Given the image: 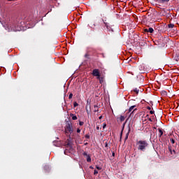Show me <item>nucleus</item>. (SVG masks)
Returning <instances> with one entry per match:
<instances>
[{
  "mask_svg": "<svg viewBox=\"0 0 179 179\" xmlns=\"http://www.w3.org/2000/svg\"><path fill=\"white\" fill-rule=\"evenodd\" d=\"M150 114H151V115H153V114H155V112H154V110H150Z\"/></svg>",
  "mask_w": 179,
  "mask_h": 179,
  "instance_id": "28",
  "label": "nucleus"
},
{
  "mask_svg": "<svg viewBox=\"0 0 179 179\" xmlns=\"http://www.w3.org/2000/svg\"><path fill=\"white\" fill-rule=\"evenodd\" d=\"M178 139H179V135H178Z\"/></svg>",
  "mask_w": 179,
  "mask_h": 179,
  "instance_id": "47",
  "label": "nucleus"
},
{
  "mask_svg": "<svg viewBox=\"0 0 179 179\" xmlns=\"http://www.w3.org/2000/svg\"><path fill=\"white\" fill-rule=\"evenodd\" d=\"M96 168L97 170H101V166H96Z\"/></svg>",
  "mask_w": 179,
  "mask_h": 179,
  "instance_id": "27",
  "label": "nucleus"
},
{
  "mask_svg": "<svg viewBox=\"0 0 179 179\" xmlns=\"http://www.w3.org/2000/svg\"><path fill=\"white\" fill-rule=\"evenodd\" d=\"M102 118H103L102 115L99 116V120H102Z\"/></svg>",
  "mask_w": 179,
  "mask_h": 179,
  "instance_id": "35",
  "label": "nucleus"
},
{
  "mask_svg": "<svg viewBox=\"0 0 179 179\" xmlns=\"http://www.w3.org/2000/svg\"><path fill=\"white\" fill-rule=\"evenodd\" d=\"M99 83L103 84V77H100L99 78Z\"/></svg>",
  "mask_w": 179,
  "mask_h": 179,
  "instance_id": "16",
  "label": "nucleus"
},
{
  "mask_svg": "<svg viewBox=\"0 0 179 179\" xmlns=\"http://www.w3.org/2000/svg\"><path fill=\"white\" fill-rule=\"evenodd\" d=\"M137 145H138V150L145 152L149 146V143H148L147 141H137Z\"/></svg>",
  "mask_w": 179,
  "mask_h": 179,
  "instance_id": "1",
  "label": "nucleus"
},
{
  "mask_svg": "<svg viewBox=\"0 0 179 179\" xmlns=\"http://www.w3.org/2000/svg\"><path fill=\"white\" fill-rule=\"evenodd\" d=\"M158 1H159V3H161L162 0H158Z\"/></svg>",
  "mask_w": 179,
  "mask_h": 179,
  "instance_id": "41",
  "label": "nucleus"
},
{
  "mask_svg": "<svg viewBox=\"0 0 179 179\" xmlns=\"http://www.w3.org/2000/svg\"><path fill=\"white\" fill-rule=\"evenodd\" d=\"M100 78H101V74L99 73V76H96V79H98L100 81Z\"/></svg>",
  "mask_w": 179,
  "mask_h": 179,
  "instance_id": "25",
  "label": "nucleus"
},
{
  "mask_svg": "<svg viewBox=\"0 0 179 179\" xmlns=\"http://www.w3.org/2000/svg\"><path fill=\"white\" fill-rule=\"evenodd\" d=\"M122 131L120 134V139H122Z\"/></svg>",
  "mask_w": 179,
  "mask_h": 179,
  "instance_id": "36",
  "label": "nucleus"
},
{
  "mask_svg": "<svg viewBox=\"0 0 179 179\" xmlns=\"http://www.w3.org/2000/svg\"><path fill=\"white\" fill-rule=\"evenodd\" d=\"M85 137L87 138V139H90V136L89 134H86L85 136Z\"/></svg>",
  "mask_w": 179,
  "mask_h": 179,
  "instance_id": "22",
  "label": "nucleus"
},
{
  "mask_svg": "<svg viewBox=\"0 0 179 179\" xmlns=\"http://www.w3.org/2000/svg\"><path fill=\"white\" fill-rule=\"evenodd\" d=\"M148 120H149V121H150V122H152V120L151 118H149Z\"/></svg>",
  "mask_w": 179,
  "mask_h": 179,
  "instance_id": "37",
  "label": "nucleus"
},
{
  "mask_svg": "<svg viewBox=\"0 0 179 179\" xmlns=\"http://www.w3.org/2000/svg\"><path fill=\"white\" fill-rule=\"evenodd\" d=\"M99 73H100V71H99V69H94L92 71V76L97 77V76H99Z\"/></svg>",
  "mask_w": 179,
  "mask_h": 179,
  "instance_id": "6",
  "label": "nucleus"
},
{
  "mask_svg": "<svg viewBox=\"0 0 179 179\" xmlns=\"http://www.w3.org/2000/svg\"><path fill=\"white\" fill-rule=\"evenodd\" d=\"M94 112L99 111V109H98L99 106H98V105H94Z\"/></svg>",
  "mask_w": 179,
  "mask_h": 179,
  "instance_id": "15",
  "label": "nucleus"
},
{
  "mask_svg": "<svg viewBox=\"0 0 179 179\" xmlns=\"http://www.w3.org/2000/svg\"><path fill=\"white\" fill-rule=\"evenodd\" d=\"M173 153H176V151H175L174 150H173Z\"/></svg>",
  "mask_w": 179,
  "mask_h": 179,
  "instance_id": "43",
  "label": "nucleus"
},
{
  "mask_svg": "<svg viewBox=\"0 0 179 179\" xmlns=\"http://www.w3.org/2000/svg\"><path fill=\"white\" fill-rule=\"evenodd\" d=\"M65 132H66V135H68L69 134L71 135V134H73V124H72L71 122H68L67 124H66Z\"/></svg>",
  "mask_w": 179,
  "mask_h": 179,
  "instance_id": "2",
  "label": "nucleus"
},
{
  "mask_svg": "<svg viewBox=\"0 0 179 179\" xmlns=\"http://www.w3.org/2000/svg\"><path fill=\"white\" fill-rule=\"evenodd\" d=\"M170 0H161V3H168Z\"/></svg>",
  "mask_w": 179,
  "mask_h": 179,
  "instance_id": "18",
  "label": "nucleus"
},
{
  "mask_svg": "<svg viewBox=\"0 0 179 179\" xmlns=\"http://www.w3.org/2000/svg\"><path fill=\"white\" fill-rule=\"evenodd\" d=\"M106 126H107V124L106 123H103V128L105 129Z\"/></svg>",
  "mask_w": 179,
  "mask_h": 179,
  "instance_id": "31",
  "label": "nucleus"
},
{
  "mask_svg": "<svg viewBox=\"0 0 179 179\" xmlns=\"http://www.w3.org/2000/svg\"><path fill=\"white\" fill-rule=\"evenodd\" d=\"M158 131H159V137H162V135H164V131H163V130H162V129H158Z\"/></svg>",
  "mask_w": 179,
  "mask_h": 179,
  "instance_id": "9",
  "label": "nucleus"
},
{
  "mask_svg": "<svg viewBox=\"0 0 179 179\" xmlns=\"http://www.w3.org/2000/svg\"><path fill=\"white\" fill-rule=\"evenodd\" d=\"M73 106L76 108V107L78 106L79 104L78 103V102L75 101L74 103H73Z\"/></svg>",
  "mask_w": 179,
  "mask_h": 179,
  "instance_id": "19",
  "label": "nucleus"
},
{
  "mask_svg": "<svg viewBox=\"0 0 179 179\" xmlns=\"http://www.w3.org/2000/svg\"><path fill=\"white\" fill-rule=\"evenodd\" d=\"M73 94H72V93H70V95H69V99H72L73 98Z\"/></svg>",
  "mask_w": 179,
  "mask_h": 179,
  "instance_id": "26",
  "label": "nucleus"
},
{
  "mask_svg": "<svg viewBox=\"0 0 179 179\" xmlns=\"http://www.w3.org/2000/svg\"><path fill=\"white\" fill-rule=\"evenodd\" d=\"M96 129H99V127H97Z\"/></svg>",
  "mask_w": 179,
  "mask_h": 179,
  "instance_id": "46",
  "label": "nucleus"
},
{
  "mask_svg": "<svg viewBox=\"0 0 179 179\" xmlns=\"http://www.w3.org/2000/svg\"><path fill=\"white\" fill-rule=\"evenodd\" d=\"M105 148H108V143L107 142L105 143Z\"/></svg>",
  "mask_w": 179,
  "mask_h": 179,
  "instance_id": "29",
  "label": "nucleus"
},
{
  "mask_svg": "<svg viewBox=\"0 0 179 179\" xmlns=\"http://www.w3.org/2000/svg\"><path fill=\"white\" fill-rule=\"evenodd\" d=\"M170 141H171V143L172 144H174V143H175L174 138H170Z\"/></svg>",
  "mask_w": 179,
  "mask_h": 179,
  "instance_id": "21",
  "label": "nucleus"
},
{
  "mask_svg": "<svg viewBox=\"0 0 179 179\" xmlns=\"http://www.w3.org/2000/svg\"><path fill=\"white\" fill-rule=\"evenodd\" d=\"M147 109L151 110V107H150V106H148V107H147Z\"/></svg>",
  "mask_w": 179,
  "mask_h": 179,
  "instance_id": "33",
  "label": "nucleus"
},
{
  "mask_svg": "<svg viewBox=\"0 0 179 179\" xmlns=\"http://www.w3.org/2000/svg\"><path fill=\"white\" fill-rule=\"evenodd\" d=\"M144 31H145V33L152 34L154 31V29H153V28L145 29Z\"/></svg>",
  "mask_w": 179,
  "mask_h": 179,
  "instance_id": "7",
  "label": "nucleus"
},
{
  "mask_svg": "<svg viewBox=\"0 0 179 179\" xmlns=\"http://www.w3.org/2000/svg\"><path fill=\"white\" fill-rule=\"evenodd\" d=\"M130 131H131V129H129V131H128V132L127 133V134H126V137L124 138V141L128 140V137H129V134H130Z\"/></svg>",
  "mask_w": 179,
  "mask_h": 179,
  "instance_id": "11",
  "label": "nucleus"
},
{
  "mask_svg": "<svg viewBox=\"0 0 179 179\" xmlns=\"http://www.w3.org/2000/svg\"><path fill=\"white\" fill-rule=\"evenodd\" d=\"M7 1H17V0H7Z\"/></svg>",
  "mask_w": 179,
  "mask_h": 179,
  "instance_id": "42",
  "label": "nucleus"
},
{
  "mask_svg": "<svg viewBox=\"0 0 179 179\" xmlns=\"http://www.w3.org/2000/svg\"><path fill=\"white\" fill-rule=\"evenodd\" d=\"M147 117H149V115H147Z\"/></svg>",
  "mask_w": 179,
  "mask_h": 179,
  "instance_id": "44",
  "label": "nucleus"
},
{
  "mask_svg": "<svg viewBox=\"0 0 179 179\" xmlns=\"http://www.w3.org/2000/svg\"><path fill=\"white\" fill-rule=\"evenodd\" d=\"M71 135H69V138H68L66 142V148H73V143H71Z\"/></svg>",
  "mask_w": 179,
  "mask_h": 179,
  "instance_id": "5",
  "label": "nucleus"
},
{
  "mask_svg": "<svg viewBox=\"0 0 179 179\" xmlns=\"http://www.w3.org/2000/svg\"><path fill=\"white\" fill-rule=\"evenodd\" d=\"M112 156H113V157H115V152H113V153H112Z\"/></svg>",
  "mask_w": 179,
  "mask_h": 179,
  "instance_id": "34",
  "label": "nucleus"
},
{
  "mask_svg": "<svg viewBox=\"0 0 179 179\" xmlns=\"http://www.w3.org/2000/svg\"><path fill=\"white\" fill-rule=\"evenodd\" d=\"M134 92L136 93V94H138V92H139V90H138V88H135L134 90Z\"/></svg>",
  "mask_w": 179,
  "mask_h": 179,
  "instance_id": "17",
  "label": "nucleus"
},
{
  "mask_svg": "<svg viewBox=\"0 0 179 179\" xmlns=\"http://www.w3.org/2000/svg\"><path fill=\"white\" fill-rule=\"evenodd\" d=\"M70 117H72L73 120H78V117L75 115H73V113H70Z\"/></svg>",
  "mask_w": 179,
  "mask_h": 179,
  "instance_id": "8",
  "label": "nucleus"
},
{
  "mask_svg": "<svg viewBox=\"0 0 179 179\" xmlns=\"http://www.w3.org/2000/svg\"><path fill=\"white\" fill-rule=\"evenodd\" d=\"M87 113H89V110H87Z\"/></svg>",
  "mask_w": 179,
  "mask_h": 179,
  "instance_id": "45",
  "label": "nucleus"
},
{
  "mask_svg": "<svg viewBox=\"0 0 179 179\" xmlns=\"http://www.w3.org/2000/svg\"><path fill=\"white\" fill-rule=\"evenodd\" d=\"M136 108H135L133 111H132V113L134 112V111H136Z\"/></svg>",
  "mask_w": 179,
  "mask_h": 179,
  "instance_id": "38",
  "label": "nucleus"
},
{
  "mask_svg": "<svg viewBox=\"0 0 179 179\" xmlns=\"http://www.w3.org/2000/svg\"><path fill=\"white\" fill-rule=\"evenodd\" d=\"M87 157V162H92V158H91L90 155H88Z\"/></svg>",
  "mask_w": 179,
  "mask_h": 179,
  "instance_id": "12",
  "label": "nucleus"
},
{
  "mask_svg": "<svg viewBox=\"0 0 179 179\" xmlns=\"http://www.w3.org/2000/svg\"><path fill=\"white\" fill-rule=\"evenodd\" d=\"M77 132H78V134H80V129H77Z\"/></svg>",
  "mask_w": 179,
  "mask_h": 179,
  "instance_id": "32",
  "label": "nucleus"
},
{
  "mask_svg": "<svg viewBox=\"0 0 179 179\" xmlns=\"http://www.w3.org/2000/svg\"><path fill=\"white\" fill-rule=\"evenodd\" d=\"M135 107H136V105H133V106H130V108H129V113L132 112V110H134Z\"/></svg>",
  "mask_w": 179,
  "mask_h": 179,
  "instance_id": "10",
  "label": "nucleus"
},
{
  "mask_svg": "<svg viewBox=\"0 0 179 179\" xmlns=\"http://www.w3.org/2000/svg\"><path fill=\"white\" fill-rule=\"evenodd\" d=\"M85 145H88V143H84Z\"/></svg>",
  "mask_w": 179,
  "mask_h": 179,
  "instance_id": "39",
  "label": "nucleus"
},
{
  "mask_svg": "<svg viewBox=\"0 0 179 179\" xmlns=\"http://www.w3.org/2000/svg\"><path fill=\"white\" fill-rule=\"evenodd\" d=\"M90 55L89 54H85V58L89 59Z\"/></svg>",
  "mask_w": 179,
  "mask_h": 179,
  "instance_id": "24",
  "label": "nucleus"
},
{
  "mask_svg": "<svg viewBox=\"0 0 179 179\" xmlns=\"http://www.w3.org/2000/svg\"><path fill=\"white\" fill-rule=\"evenodd\" d=\"M8 31H21L22 29L17 24H10L8 25Z\"/></svg>",
  "mask_w": 179,
  "mask_h": 179,
  "instance_id": "3",
  "label": "nucleus"
},
{
  "mask_svg": "<svg viewBox=\"0 0 179 179\" xmlns=\"http://www.w3.org/2000/svg\"><path fill=\"white\" fill-rule=\"evenodd\" d=\"M87 155H88L87 152H83V156H87Z\"/></svg>",
  "mask_w": 179,
  "mask_h": 179,
  "instance_id": "30",
  "label": "nucleus"
},
{
  "mask_svg": "<svg viewBox=\"0 0 179 179\" xmlns=\"http://www.w3.org/2000/svg\"><path fill=\"white\" fill-rule=\"evenodd\" d=\"M125 116L123 115H120V120L121 121V122H122L124 120H125Z\"/></svg>",
  "mask_w": 179,
  "mask_h": 179,
  "instance_id": "13",
  "label": "nucleus"
},
{
  "mask_svg": "<svg viewBox=\"0 0 179 179\" xmlns=\"http://www.w3.org/2000/svg\"><path fill=\"white\" fill-rule=\"evenodd\" d=\"M79 125L80 126H83L84 125V122L79 121Z\"/></svg>",
  "mask_w": 179,
  "mask_h": 179,
  "instance_id": "20",
  "label": "nucleus"
},
{
  "mask_svg": "<svg viewBox=\"0 0 179 179\" xmlns=\"http://www.w3.org/2000/svg\"><path fill=\"white\" fill-rule=\"evenodd\" d=\"M98 173H99V171H96V169H95V171H94V176H96V174H98Z\"/></svg>",
  "mask_w": 179,
  "mask_h": 179,
  "instance_id": "23",
  "label": "nucleus"
},
{
  "mask_svg": "<svg viewBox=\"0 0 179 179\" xmlns=\"http://www.w3.org/2000/svg\"><path fill=\"white\" fill-rule=\"evenodd\" d=\"M102 22L103 23L104 27L107 28V30L110 31L111 27L109 25V22H108L107 21V17H103Z\"/></svg>",
  "mask_w": 179,
  "mask_h": 179,
  "instance_id": "4",
  "label": "nucleus"
},
{
  "mask_svg": "<svg viewBox=\"0 0 179 179\" xmlns=\"http://www.w3.org/2000/svg\"><path fill=\"white\" fill-rule=\"evenodd\" d=\"M174 24H172V23H171V24H168V27L169 28H171V29H172V28H174Z\"/></svg>",
  "mask_w": 179,
  "mask_h": 179,
  "instance_id": "14",
  "label": "nucleus"
},
{
  "mask_svg": "<svg viewBox=\"0 0 179 179\" xmlns=\"http://www.w3.org/2000/svg\"><path fill=\"white\" fill-rule=\"evenodd\" d=\"M169 149L171 151V153L173 154L171 149H170V148H169Z\"/></svg>",
  "mask_w": 179,
  "mask_h": 179,
  "instance_id": "40",
  "label": "nucleus"
}]
</instances>
